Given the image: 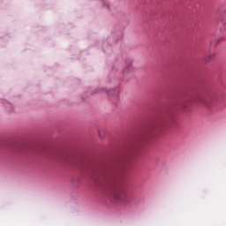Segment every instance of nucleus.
<instances>
[{
  "instance_id": "f257e3e1",
  "label": "nucleus",
  "mask_w": 226,
  "mask_h": 226,
  "mask_svg": "<svg viewBox=\"0 0 226 226\" xmlns=\"http://www.w3.org/2000/svg\"><path fill=\"white\" fill-rule=\"evenodd\" d=\"M113 197L115 200L118 202H124V199L126 198V194L123 191H117L114 192Z\"/></svg>"
},
{
  "instance_id": "f03ea898",
  "label": "nucleus",
  "mask_w": 226,
  "mask_h": 226,
  "mask_svg": "<svg viewBox=\"0 0 226 226\" xmlns=\"http://www.w3.org/2000/svg\"><path fill=\"white\" fill-rule=\"evenodd\" d=\"M212 57H215V54H210L208 56H207L206 58H205V61L207 62V63H209V61H211V58Z\"/></svg>"
}]
</instances>
